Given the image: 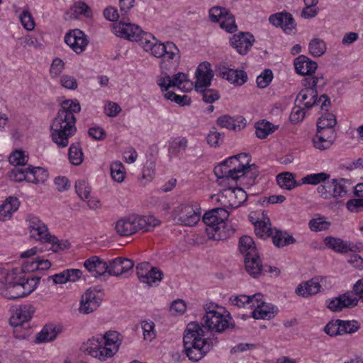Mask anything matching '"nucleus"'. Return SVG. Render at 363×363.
<instances>
[{"label": "nucleus", "mask_w": 363, "mask_h": 363, "mask_svg": "<svg viewBox=\"0 0 363 363\" xmlns=\"http://www.w3.org/2000/svg\"><path fill=\"white\" fill-rule=\"evenodd\" d=\"M240 121H238L229 115H223L217 119V124L227 129L240 130L245 126V123H243L245 118L240 117Z\"/></svg>", "instance_id": "34"}, {"label": "nucleus", "mask_w": 363, "mask_h": 363, "mask_svg": "<svg viewBox=\"0 0 363 363\" xmlns=\"http://www.w3.org/2000/svg\"><path fill=\"white\" fill-rule=\"evenodd\" d=\"M230 12L220 6H215L210 9L209 17L213 22H219L223 18L224 16L228 15Z\"/></svg>", "instance_id": "62"}, {"label": "nucleus", "mask_w": 363, "mask_h": 363, "mask_svg": "<svg viewBox=\"0 0 363 363\" xmlns=\"http://www.w3.org/2000/svg\"><path fill=\"white\" fill-rule=\"evenodd\" d=\"M9 160L13 165L24 166L28 160V157L25 154L24 151L16 150L10 155Z\"/></svg>", "instance_id": "50"}, {"label": "nucleus", "mask_w": 363, "mask_h": 363, "mask_svg": "<svg viewBox=\"0 0 363 363\" xmlns=\"http://www.w3.org/2000/svg\"><path fill=\"white\" fill-rule=\"evenodd\" d=\"M160 224V220L152 216H131L128 218L119 219L115 229L121 236H129L137 231L147 232L151 230Z\"/></svg>", "instance_id": "4"}, {"label": "nucleus", "mask_w": 363, "mask_h": 363, "mask_svg": "<svg viewBox=\"0 0 363 363\" xmlns=\"http://www.w3.org/2000/svg\"><path fill=\"white\" fill-rule=\"evenodd\" d=\"M333 184V179L331 182H325L317 188V192L320 197L325 200L336 199V188Z\"/></svg>", "instance_id": "39"}, {"label": "nucleus", "mask_w": 363, "mask_h": 363, "mask_svg": "<svg viewBox=\"0 0 363 363\" xmlns=\"http://www.w3.org/2000/svg\"><path fill=\"white\" fill-rule=\"evenodd\" d=\"M220 26L228 33H233L237 30V26L234 16L229 13L228 15L224 16L223 18L220 21Z\"/></svg>", "instance_id": "55"}, {"label": "nucleus", "mask_w": 363, "mask_h": 363, "mask_svg": "<svg viewBox=\"0 0 363 363\" xmlns=\"http://www.w3.org/2000/svg\"><path fill=\"white\" fill-rule=\"evenodd\" d=\"M224 193L225 196L230 199L229 206L233 208L240 206L247 198L246 192L240 187L225 189Z\"/></svg>", "instance_id": "28"}, {"label": "nucleus", "mask_w": 363, "mask_h": 363, "mask_svg": "<svg viewBox=\"0 0 363 363\" xmlns=\"http://www.w3.org/2000/svg\"><path fill=\"white\" fill-rule=\"evenodd\" d=\"M164 96L165 99L175 102L180 106H185L190 105L191 100L187 95L180 96L175 94L174 91H166Z\"/></svg>", "instance_id": "47"}, {"label": "nucleus", "mask_w": 363, "mask_h": 363, "mask_svg": "<svg viewBox=\"0 0 363 363\" xmlns=\"http://www.w3.org/2000/svg\"><path fill=\"white\" fill-rule=\"evenodd\" d=\"M75 189L78 196L82 200H87L90 195V187L86 184V182L84 180H79L75 183Z\"/></svg>", "instance_id": "60"}, {"label": "nucleus", "mask_w": 363, "mask_h": 363, "mask_svg": "<svg viewBox=\"0 0 363 363\" xmlns=\"http://www.w3.org/2000/svg\"><path fill=\"white\" fill-rule=\"evenodd\" d=\"M80 111V104L77 99H74L64 101L61 104V108L58 111V112L69 113L71 116H74V113H79Z\"/></svg>", "instance_id": "44"}, {"label": "nucleus", "mask_w": 363, "mask_h": 363, "mask_svg": "<svg viewBox=\"0 0 363 363\" xmlns=\"http://www.w3.org/2000/svg\"><path fill=\"white\" fill-rule=\"evenodd\" d=\"M198 92L201 94L203 101L207 104H212L220 98V95L216 90L208 89V87L200 89Z\"/></svg>", "instance_id": "59"}, {"label": "nucleus", "mask_w": 363, "mask_h": 363, "mask_svg": "<svg viewBox=\"0 0 363 363\" xmlns=\"http://www.w3.org/2000/svg\"><path fill=\"white\" fill-rule=\"evenodd\" d=\"M323 99L321 104L322 116L317 121L318 128H334L337 123L335 116L328 112V107L330 105V99L326 94H322L320 96V100Z\"/></svg>", "instance_id": "19"}, {"label": "nucleus", "mask_w": 363, "mask_h": 363, "mask_svg": "<svg viewBox=\"0 0 363 363\" xmlns=\"http://www.w3.org/2000/svg\"><path fill=\"white\" fill-rule=\"evenodd\" d=\"M84 267L94 277H99L108 272V264L97 256H92L84 263Z\"/></svg>", "instance_id": "23"}, {"label": "nucleus", "mask_w": 363, "mask_h": 363, "mask_svg": "<svg viewBox=\"0 0 363 363\" xmlns=\"http://www.w3.org/2000/svg\"><path fill=\"white\" fill-rule=\"evenodd\" d=\"M100 291L89 288L82 296L79 311L81 313L89 314L96 311L100 306L102 298L98 294Z\"/></svg>", "instance_id": "8"}, {"label": "nucleus", "mask_w": 363, "mask_h": 363, "mask_svg": "<svg viewBox=\"0 0 363 363\" xmlns=\"http://www.w3.org/2000/svg\"><path fill=\"white\" fill-rule=\"evenodd\" d=\"M255 38L249 32H240L230 39V45L240 55H246L255 42Z\"/></svg>", "instance_id": "15"}, {"label": "nucleus", "mask_w": 363, "mask_h": 363, "mask_svg": "<svg viewBox=\"0 0 363 363\" xmlns=\"http://www.w3.org/2000/svg\"><path fill=\"white\" fill-rule=\"evenodd\" d=\"M189 140L186 137L178 136L169 141L168 152L170 157H178L180 152L188 149Z\"/></svg>", "instance_id": "32"}, {"label": "nucleus", "mask_w": 363, "mask_h": 363, "mask_svg": "<svg viewBox=\"0 0 363 363\" xmlns=\"http://www.w3.org/2000/svg\"><path fill=\"white\" fill-rule=\"evenodd\" d=\"M65 42L77 54L82 53L88 45L86 35L79 29L69 31L65 36Z\"/></svg>", "instance_id": "10"}, {"label": "nucleus", "mask_w": 363, "mask_h": 363, "mask_svg": "<svg viewBox=\"0 0 363 363\" xmlns=\"http://www.w3.org/2000/svg\"><path fill=\"white\" fill-rule=\"evenodd\" d=\"M157 39L150 33H144L143 35L139 38L137 42L140 43V46L144 49L145 51L148 52L151 50V48L155 43Z\"/></svg>", "instance_id": "64"}, {"label": "nucleus", "mask_w": 363, "mask_h": 363, "mask_svg": "<svg viewBox=\"0 0 363 363\" xmlns=\"http://www.w3.org/2000/svg\"><path fill=\"white\" fill-rule=\"evenodd\" d=\"M116 33L117 35L129 40L138 41L144 32L138 26L131 24L128 22V20L125 21L123 18L116 28Z\"/></svg>", "instance_id": "13"}, {"label": "nucleus", "mask_w": 363, "mask_h": 363, "mask_svg": "<svg viewBox=\"0 0 363 363\" xmlns=\"http://www.w3.org/2000/svg\"><path fill=\"white\" fill-rule=\"evenodd\" d=\"M217 308L222 309L212 303L206 304L204 306L206 313L201 323L191 322L187 324L183 342L186 355L191 361L201 359L218 343V339L213 333H220L235 327L230 315H224Z\"/></svg>", "instance_id": "1"}, {"label": "nucleus", "mask_w": 363, "mask_h": 363, "mask_svg": "<svg viewBox=\"0 0 363 363\" xmlns=\"http://www.w3.org/2000/svg\"><path fill=\"white\" fill-rule=\"evenodd\" d=\"M321 100L318 99V92L316 89H303L296 98V103L299 105L303 104L305 108H311Z\"/></svg>", "instance_id": "25"}, {"label": "nucleus", "mask_w": 363, "mask_h": 363, "mask_svg": "<svg viewBox=\"0 0 363 363\" xmlns=\"http://www.w3.org/2000/svg\"><path fill=\"white\" fill-rule=\"evenodd\" d=\"M120 334L116 331H108L101 337L105 359L112 357L118 350L122 343Z\"/></svg>", "instance_id": "11"}, {"label": "nucleus", "mask_w": 363, "mask_h": 363, "mask_svg": "<svg viewBox=\"0 0 363 363\" xmlns=\"http://www.w3.org/2000/svg\"><path fill=\"white\" fill-rule=\"evenodd\" d=\"M9 177L15 182H20L24 180L28 182V167H16L9 172Z\"/></svg>", "instance_id": "48"}, {"label": "nucleus", "mask_w": 363, "mask_h": 363, "mask_svg": "<svg viewBox=\"0 0 363 363\" xmlns=\"http://www.w3.org/2000/svg\"><path fill=\"white\" fill-rule=\"evenodd\" d=\"M48 172L40 167H28V182L34 184L44 183L48 178Z\"/></svg>", "instance_id": "36"}, {"label": "nucleus", "mask_w": 363, "mask_h": 363, "mask_svg": "<svg viewBox=\"0 0 363 363\" xmlns=\"http://www.w3.org/2000/svg\"><path fill=\"white\" fill-rule=\"evenodd\" d=\"M330 175L325 172L308 174L302 178V183L312 185H317L320 182L325 183L330 178Z\"/></svg>", "instance_id": "46"}, {"label": "nucleus", "mask_w": 363, "mask_h": 363, "mask_svg": "<svg viewBox=\"0 0 363 363\" xmlns=\"http://www.w3.org/2000/svg\"><path fill=\"white\" fill-rule=\"evenodd\" d=\"M357 304V297H352L350 292L327 301L328 308L333 312L340 311L345 308H352Z\"/></svg>", "instance_id": "17"}, {"label": "nucleus", "mask_w": 363, "mask_h": 363, "mask_svg": "<svg viewBox=\"0 0 363 363\" xmlns=\"http://www.w3.org/2000/svg\"><path fill=\"white\" fill-rule=\"evenodd\" d=\"M200 219L199 208L194 209L190 204L182 205L178 220L184 225L193 226Z\"/></svg>", "instance_id": "22"}, {"label": "nucleus", "mask_w": 363, "mask_h": 363, "mask_svg": "<svg viewBox=\"0 0 363 363\" xmlns=\"http://www.w3.org/2000/svg\"><path fill=\"white\" fill-rule=\"evenodd\" d=\"M325 246L337 253H347L348 252H355L356 245L341 238L328 236L324 239Z\"/></svg>", "instance_id": "21"}, {"label": "nucleus", "mask_w": 363, "mask_h": 363, "mask_svg": "<svg viewBox=\"0 0 363 363\" xmlns=\"http://www.w3.org/2000/svg\"><path fill=\"white\" fill-rule=\"evenodd\" d=\"M145 277H147V279H143L144 281H140L146 283L149 286L158 285L163 277V273L157 267H151L148 271V274L146 275Z\"/></svg>", "instance_id": "45"}, {"label": "nucleus", "mask_w": 363, "mask_h": 363, "mask_svg": "<svg viewBox=\"0 0 363 363\" xmlns=\"http://www.w3.org/2000/svg\"><path fill=\"white\" fill-rule=\"evenodd\" d=\"M46 242L52 245L54 252L62 251L69 249L70 243L67 240H59L56 236L50 235Z\"/></svg>", "instance_id": "49"}, {"label": "nucleus", "mask_w": 363, "mask_h": 363, "mask_svg": "<svg viewBox=\"0 0 363 363\" xmlns=\"http://www.w3.org/2000/svg\"><path fill=\"white\" fill-rule=\"evenodd\" d=\"M108 266V273L111 276L118 277L131 272L134 262L132 259L119 257L111 260Z\"/></svg>", "instance_id": "18"}, {"label": "nucleus", "mask_w": 363, "mask_h": 363, "mask_svg": "<svg viewBox=\"0 0 363 363\" xmlns=\"http://www.w3.org/2000/svg\"><path fill=\"white\" fill-rule=\"evenodd\" d=\"M333 184L336 188V199L344 197L352 186V182L347 179H333Z\"/></svg>", "instance_id": "40"}, {"label": "nucleus", "mask_w": 363, "mask_h": 363, "mask_svg": "<svg viewBox=\"0 0 363 363\" xmlns=\"http://www.w3.org/2000/svg\"><path fill=\"white\" fill-rule=\"evenodd\" d=\"M272 238L274 245L278 247H284L296 242V240L292 235H289L286 233H282L281 231H277Z\"/></svg>", "instance_id": "42"}, {"label": "nucleus", "mask_w": 363, "mask_h": 363, "mask_svg": "<svg viewBox=\"0 0 363 363\" xmlns=\"http://www.w3.org/2000/svg\"><path fill=\"white\" fill-rule=\"evenodd\" d=\"M157 83L162 91H168L171 87H177L184 91L192 89L194 84L187 79V75L184 72H178L172 77L165 73L157 79Z\"/></svg>", "instance_id": "6"}, {"label": "nucleus", "mask_w": 363, "mask_h": 363, "mask_svg": "<svg viewBox=\"0 0 363 363\" xmlns=\"http://www.w3.org/2000/svg\"><path fill=\"white\" fill-rule=\"evenodd\" d=\"M111 174L113 179L121 182L124 179V166L121 162H114L110 167Z\"/></svg>", "instance_id": "53"}, {"label": "nucleus", "mask_w": 363, "mask_h": 363, "mask_svg": "<svg viewBox=\"0 0 363 363\" xmlns=\"http://www.w3.org/2000/svg\"><path fill=\"white\" fill-rule=\"evenodd\" d=\"M277 182L283 189L291 191L300 185L295 180L294 174L290 172H283L277 176Z\"/></svg>", "instance_id": "35"}, {"label": "nucleus", "mask_w": 363, "mask_h": 363, "mask_svg": "<svg viewBox=\"0 0 363 363\" xmlns=\"http://www.w3.org/2000/svg\"><path fill=\"white\" fill-rule=\"evenodd\" d=\"M229 217V212L224 208H215L204 213L203 222L206 225V232L211 238L220 240L223 239L222 232L225 221Z\"/></svg>", "instance_id": "5"}, {"label": "nucleus", "mask_w": 363, "mask_h": 363, "mask_svg": "<svg viewBox=\"0 0 363 363\" xmlns=\"http://www.w3.org/2000/svg\"><path fill=\"white\" fill-rule=\"evenodd\" d=\"M34 312L35 308L32 305H21L13 311L10 324L14 328L21 327L31 319Z\"/></svg>", "instance_id": "14"}, {"label": "nucleus", "mask_w": 363, "mask_h": 363, "mask_svg": "<svg viewBox=\"0 0 363 363\" xmlns=\"http://www.w3.org/2000/svg\"><path fill=\"white\" fill-rule=\"evenodd\" d=\"M6 285L2 291L4 297L11 300L23 298L30 294L37 287L39 277L23 276L22 270L14 268L5 275Z\"/></svg>", "instance_id": "2"}, {"label": "nucleus", "mask_w": 363, "mask_h": 363, "mask_svg": "<svg viewBox=\"0 0 363 363\" xmlns=\"http://www.w3.org/2000/svg\"><path fill=\"white\" fill-rule=\"evenodd\" d=\"M101 337H93L84 342L80 350L100 361H106Z\"/></svg>", "instance_id": "20"}, {"label": "nucleus", "mask_w": 363, "mask_h": 363, "mask_svg": "<svg viewBox=\"0 0 363 363\" xmlns=\"http://www.w3.org/2000/svg\"><path fill=\"white\" fill-rule=\"evenodd\" d=\"M180 58L179 50L172 42H167V49L160 57V67L162 72L176 66Z\"/></svg>", "instance_id": "16"}, {"label": "nucleus", "mask_w": 363, "mask_h": 363, "mask_svg": "<svg viewBox=\"0 0 363 363\" xmlns=\"http://www.w3.org/2000/svg\"><path fill=\"white\" fill-rule=\"evenodd\" d=\"M30 233V237L36 240L46 242L49 233L48 226L37 216L30 214L26 219Z\"/></svg>", "instance_id": "7"}, {"label": "nucleus", "mask_w": 363, "mask_h": 363, "mask_svg": "<svg viewBox=\"0 0 363 363\" xmlns=\"http://www.w3.org/2000/svg\"><path fill=\"white\" fill-rule=\"evenodd\" d=\"M341 325V334L348 333L352 334L357 332L359 329V325L356 320H342Z\"/></svg>", "instance_id": "63"}, {"label": "nucleus", "mask_w": 363, "mask_h": 363, "mask_svg": "<svg viewBox=\"0 0 363 363\" xmlns=\"http://www.w3.org/2000/svg\"><path fill=\"white\" fill-rule=\"evenodd\" d=\"M276 314L275 307L272 304L262 302L261 304L256 306L252 311V317L255 319L269 320L274 317Z\"/></svg>", "instance_id": "33"}, {"label": "nucleus", "mask_w": 363, "mask_h": 363, "mask_svg": "<svg viewBox=\"0 0 363 363\" xmlns=\"http://www.w3.org/2000/svg\"><path fill=\"white\" fill-rule=\"evenodd\" d=\"M59 333V330L52 324L46 325L42 330L38 333L36 337L37 342H46L54 340Z\"/></svg>", "instance_id": "38"}, {"label": "nucleus", "mask_w": 363, "mask_h": 363, "mask_svg": "<svg viewBox=\"0 0 363 363\" xmlns=\"http://www.w3.org/2000/svg\"><path fill=\"white\" fill-rule=\"evenodd\" d=\"M273 79L272 71L269 69H264L256 79L257 86L260 89L266 88Z\"/></svg>", "instance_id": "56"}, {"label": "nucleus", "mask_w": 363, "mask_h": 363, "mask_svg": "<svg viewBox=\"0 0 363 363\" xmlns=\"http://www.w3.org/2000/svg\"><path fill=\"white\" fill-rule=\"evenodd\" d=\"M218 75L237 85H242L247 80V74L243 70L224 68L219 72Z\"/></svg>", "instance_id": "27"}, {"label": "nucleus", "mask_w": 363, "mask_h": 363, "mask_svg": "<svg viewBox=\"0 0 363 363\" xmlns=\"http://www.w3.org/2000/svg\"><path fill=\"white\" fill-rule=\"evenodd\" d=\"M313 144L316 149L320 150H325L330 148L333 143H332L330 140H327L325 138L323 137L321 135L316 132L315 135L313 138Z\"/></svg>", "instance_id": "58"}, {"label": "nucleus", "mask_w": 363, "mask_h": 363, "mask_svg": "<svg viewBox=\"0 0 363 363\" xmlns=\"http://www.w3.org/2000/svg\"><path fill=\"white\" fill-rule=\"evenodd\" d=\"M340 322L339 319L329 322L324 328L325 333L332 337L342 335Z\"/></svg>", "instance_id": "61"}, {"label": "nucleus", "mask_w": 363, "mask_h": 363, "mask_svg": "<svg viewBox=\"0 0 363 363\" xmlns=\"http://www.w3.org/2000/svg\"><path fill=\"white\" fill-rule=\"evenodd\" d=\"M69 160L74 165H79L83 162L84 155L79 143H72L69 148Z\"/></svg>", "instance_id": "41"}, {"label": "nucleus", "mask_w": 363, "mask_h": 363, "mask_svg": "<svg viewBox=\"0 0 363 363\" xmlns=\"http://www.w3.org/2000/svg\"><path fill=\"white\" fill-rule=\"evenodd\" d=\"M213 76L211 65L208 62L205 61L200 63L195 72V90L199 91L200 89L210 86Z\"/></svg>", "instance_id": "9"}, {"label": "nucleus", "mask_w": 363, "mask_h": 363, "mask_svg": "<svg viewBox=\"0 0 363 363\" xmlns=\"http://www.w3.org/2000/svg\"><path fill=\"white\" fill-rule=\"evenodd\" d=\"M255 232L257 236L259 238H268L272 235V230L269 224L265 221H257L255 223Z\"/></svg>", "instance_id": "51"}, {"label": "nucleus", "mask_w": 363, "mask_h": 363, "mask_svg": "<svg viewBox=\"0 0 363 363\" xmlns=\"http://www.w3.org/2000/svg\"><path fill=\"white\" fill-rule=\"evenodd\" d=\"M239 250L244 256V259L250 257L259 255L252 238L248 235H243L239 240Z\"/></svg>", "instance_id": "29"}, {"label": "nucleus", "mask_w": 363, "mask_h": 363, "mask_svg": "<svg viewBox=\"0 0 363 363\" xmlns=\"http://www.w3.org/2000/svg\"><path fill=\"white\" fill-rule=\"evenodd\" d=\"M246 164H241L239 163V167H233L230 169L225 164L222 162L218 165L214 167L215 175L219 179H226L228 180H237L240 178V173L244 174L245 173H249V167H245Z\"/></svg>", "instance_id": "12"}, {"label": "nucleus", "mask_w": 363, "mask_h": 363, "mask_svg": "<svg viewBox=\"0 0 363 363\" xmlns=\"http://www.w3.org/2000/svg\"><path fill=\"white\" fill-rule=\"evenodd\" d=\"M330 225V223L325 220L323 217L313 218L308 223L309 228L313 232L328 230Z\"/></svg>", "instance_id": "52"}, {"label": "nucleus", "mask_w": 363, "mask_h": 363, "mask_svg": "<svg viewBox=\"0 0 363 363\" xmlns=\"http://www.w3.org/2000/svg\"><path fill=\"white\" fill-rule=\"evenodd\" d=\"M245 267L247 274L253 278H258L263 274V264L259 255L244 259Z\"/></svg>", "instance_id": "31"}, {"label": "nucleus", "mask_w": 363, "mask_h": 363, "mask_svg": "<svg viewBox=\"0 0 363 363\" xmlns=\"http://www.w3.org/2000/svg\"><path fill=\"white\" fill-rule=\"evenodd\" d=\"M242 158H244L246 160L245 164H247L248 162L250 161V157L248 154L247 153H240L236 155H233L232 157H228L223 162V164H225V165H227L230 169H232L233 167H239V163L241 164H244L243 162L240 160V159Z\"/></svg>", "instance_id": "54"}, {"label": "nucleus", "mask_w": 363, "mask_h": 363, "mask_svg": "<svg viewBox=\"0 0 363 363\" xmlns=\"http://www.w3.org/2000/svg\"><path fill=\"white\" fill-rule=\"evenodd\" d=\"M75 123V116L63 112H58L56 117L52 120L50 125L51 137L52 141L60 148L68 145L69 138L77 131Z\"/></svg>", "instance_id": "3"}, {"label": "nucleus", "mask_w": 363, "mask_h": 363, "mask_svg": "<svg viewBox=\"0 0 363 363\" xmlns=\"http://www.w3.org/2000/svg\"><path fill=\"white\" fill-rule=\"evenodd\" d=\"M309 52L313 57H320L326 50L325 42L320 38L313 39L308 45Z\"/></svg>", "instance_id": "43"}, {"label": "nucleus", "mask_w": 363, "mask_h": 363, "mask_svg": "<svg viewBox=\"0 0 363 363\" xmlns=\"http://www.w3.org/2000/svg\"><path fill=\"white\" fill-rule=\"evenodd\" d=\"M296 71L301 75H311L318 67L315 62L305 55H299L294 60Z\"/></svg>", "instance_id": "24"}, {"label": "nucleus", "mask_w": 363, "mask_h": 363, "mask_svg": "<svg viewBox=\"0 0 363 363\" xmlns=\"http://www.w3.org/2000/svg\"><path fill=\"white\" fill-rule=\"evenodd\" d=\"M141 328L143 331V336L145 340H148L150 341L152 340L155 336L156 333L155 331V323L152 320H144L141 322Z\"/></svg>", "instance_id": "57"}, {"label": "nucleus", "mask_w": 363, "mask_h": 363, "mask_svg": "<svg viewBox=\"0 0 363 363\" xmlns=\"http://www.w3.org/2000/svg\"><path fill=\"white\" fill-rule=\"evenodd\" d=\"M278 128V125H273L267 121L262 120L255 123V134L258 138L264 139L277 130Z\"/></svg>", "instance_id": "37"}, {"label": "nucleus", "mask_w": 363, "mask_h": 363, "mask_svg": "<svg viewBox=\"0 0 363 363\" xmlns=\"http://www.w3.org/2000/svg\"><path fill=\"white\" fill-rule=\"evenodd\" d=\"M321 289L318 278H313L301 283L296 289V293L302 297H308L318 294Z\"/></svg>", "instance_id": "26"}, {"label": "nucleus", "mask_w": 363, "mask_h": 363, "mask_svg": "<svg viewBox=\"0 0 363 363\" xmlns=\"http://www.w3.org/2000/svg\"><path fill=\"white\" fill-rule=\"evenodd\" d=\"M20 202L16 197H9L0 206V220L6 221L9 220L13 213L19 208Z\"/></svg>", "instance_id": "30"}]
</instances>
